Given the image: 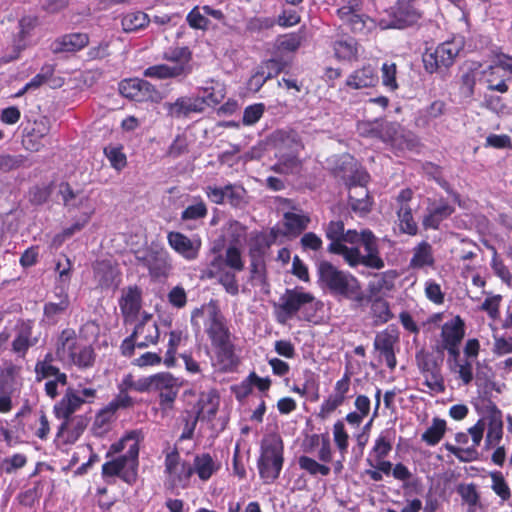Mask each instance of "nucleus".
Listing matches in <instances>:
<instances>
[{
  "label": "nucleus",
  "mask_w": 512,
  "mask_h": 512,
  "mask_svg": "<svg viewBox=\"0 0 512 512\" xmlns=\"http://www.w3.org/2000/svg\"><path fill=\"white\" fill-rule=\"evenodd\" d=\"M319 281L331 293L361 301L363 293L358 280L350 273L339 270L328 261H321L317 267Z\"/></svg>",
  "instance_id": "nucleus-6"
},
{
  "label": "nucleus",
  "mask_w": 512,
  "mask_h": 512,
  "mask_svg": "<svg viewBox=\"0 0 512 512\" xmlns=\"http://www.w3.org/2000/svg\"><path fill=\"white\" fill-rule=\"evenodd\" d=\"M298 465L300 469L306 471L312 476L321 475L328 476L330 474V467L317 462L315 459L302 455L298 458Z\"/></svg>",
  "instance_id": "nucleus-50"
},
{
  "label": "nucleus",
  "mask_w": 512,
  "mask_h": 512,
  "mask_svg": "<svg viewBox=\"0 0 512 512\" xmlns=\"http://www.w3.org/2000/svg\"><path fill=\"white\" fill-rule=\"evenodd\" d=\"M457 492L462 500L469 506V511L477 506L479 502V494L474 484H461L458 486Z\"/></svg>",
  "instance_id": "nucleus-57"
},
{
  "label": "nucleus",
  "mask_w": 512,
  "mask_h": 512,
  "mask_svg": "<svg viewBox=\"0 0 512 512\" xmlns=\"http://www.w3.org/2000/svg\"><path fill=\"white\" fill-rule=\"evenodd\" d=\"M104 154L108 158L111 166L116 170H121L126 165V156L122 149L117 146H107L104 148Z\"/></svg>",
  "instance_id": "nucleus-63"
},
{
  "label": "nucleus",
  "mask_w": 512,
  "mask_h": 512,
  "mask_svg": "<svg viewBox=\"0 0 512 512\" xmlns=\"http://www.w3.org/2000/svg\"><path fill=\"white\" fill-rule=\"evenodd\" d=\"M56 356L65 363L86 369L94 365L96 353L91 345L80 343L72 329H64L56 342Z\"/></svg>",
  "instance_id": "nucleus-8"
},
{
  "label": "nucleus",
  "mask_w": 512,
  "mask_h": 512,
  "mask_svg": "<svg viewBox=\"0 0 512 512\" xmlns=\"http://www.w3.org/2000/svg\"><path fill=\"white\" fill-rule=\"evenodd\" d=\"M89 43V37L85 33L66 34L54 41L52 49L55 53L76 52Z\"/></svg>",
  "instance_id": "nucleus-33"
},
{
  "label": "nucleus",
  "mask_w": 512,
  "mask_h": 512,
  "mask_svg": "<svg viewBox=\"0 0 512 512\" xmlns=\"http://www.w3.org/2000/svg\"><path fill=\"white\" fill-rule=\"evenodd\" d=\"M428 201L429 206L422 219V225L425 229L436 230L439 228L440 223L454 212V208L449 205L447 201L442 199L437 204L431 202L430 199H428Z\"/></svg>",
  "instance_id": "nucleus-24"
},
{
  "label": "nucleus",
  "mask_w": 512,
  "mask_h": 512,
  "mask_svg": "<svg viewBox=\"0 0 512 512\" xmlns=\"http://www.w3.org/2000/svg\"><path fill=\"white\" fill-rule=\"evenodd\" d=\"M147 380L148 376L134 379L132 374H127L123 377L121 382L118 384V390L128 393L129 390H134L139 393L147 392Z\"/></svg>",
  "instance_id": "nucleus-55"
},
{
  "label": "nucleus",
  "mask_w": 512,
  "mask_h": 512,
  "mask_svg": "<svg viewBox=\"0 0 512 512\" xmlns=\"http://www.w3.org/2000/svg\"><path fill=\"white\" fill-rule=\"evenodd\" d=\"M265 105L263 103H256L249 105L245 108L243 113L242 122L246 126H251L257 123L263 116Z\"/></svg>",
  "instance_id": "nucleus-64"
},
{
  "label": "nucleus",
  "mask_w": 512,
  "mask_h": 512,
  "mask_svg": "<svg viewBox=\"0 0 512 512\" xmlns=\"http://www.w3.org/2000/svg\"><path fill=\"white\" fill-rule=\"evenodd\" d=\"M191 466L193 473L202 481H208L220 468L219 463L209 453L196 455Z\"/></svg>",
  "instance_id": "nucleus-35"
},
{
  "label": "nucleus",
  "mask_w": 512,
  "mask_h": 512,
  "mask_svg": "<svg viewBox=\"0 0 512 512\" xmlns=\"http://www.w3.org/2000/svg\"><path fill=\"white\" fill-rule=\"evenodd\" d=\"M314 303L315 298L311 293L299 288L287 289L279 298V303L276 306L278 309L277 320L284 324L298 312L313 309Z\"/></svg>",
  "instance_id": "nucleus-11"
},
{
  "label": "nucleus",
  "mask_w": 512,
  "mask_h": 512,
  "mask_svg": "<svg viewBox=\"0 0 512 512\" xmlns=\"http://www.w3.org/2000/svg\"><path fill=\"white\" fill-rule=\"evenodd\" d=\"M27 159L23 155L0 154V171L9 172L26 166Z\"/></svg>",
  "instance_id": "nucleus-59"
},
{
  "label": "nucleus",
  "mask_w": 512,
  "mask_h": 512,
  "mask_svg": "<svg viewBox=\"0 0 512 512\" xmlns=\"http://www.w3.org/2000/svg\"><path fill=\"white\" fill-rule=\"evenodd\" d=\"M164 108L169 116L173 118H184L191 113H199L205 109V99L197 97L183 96L177 98L174 102H166Z\"/></svg>",
  "instance_id": "nucleus-20"
},
{
  "label": "nucleus",
  "mask_w": 512,
  "mask_h": 512,
  "mask_svg": "<svg viewBox=\"0 0 512 512\" xmlns=\"http://www.w3.org/2000/svg\"><path fill=\"white\" fill-rule=\"evenodd\" d=\"M206 273L209 278H217L219 283L224 287L227 293L231 295L238 294L239 286L234 272L223 268L221 269L220 272H214L213 267L211 265H208Z\"/></svg>",
  "instance_id": "nucleus-40"
},
{
  "label": "nucleus",
  "mask_w": 512,
  "mask_h": 512,
  "mask_svg": "<svg viewBox=\"0 0 512 512\" xmlns=\"http://www.w3.org/2000/svg\"><path fill=\"white\" fill-rule=\"evenodd\" d=\"M252 386H256L259 391L265 392L270 388L271 380L268 377L262 378L259 377L255 372H251L240 386L242 395H248L251 392Z\"/></svg>",
  "instance_id": "nucleus-53"
},
{
  "label": "nucleus",
  "mask_w": 512,
  "mask_h": 512,
  "mask_svg": "<svg viewBox=\"0 0 512 512\" xmlns=\"http://www.w3.org/2000/svg\"><path fill=\"white\" fill-rule=\"evenodd\" d=\"M397 342V336L387 330L377 333L374 340V348L384 358L386 365L393 370L397 361L394 353V345Z\"/></svg>",
  "instance_id": "nucleus-27"
},
{
  "label": "nucleus",
  "mask_w": 512,
  "mask_h": 512,
  "mask_svg": "<svg viewBox=\"0 0 512 512\" xmlns=\"http://www.w3.org/2000/svg\"><path fill=\"white\" fill-rule=\"evenodd\" d=\"M94 213L95 209H90V211L83 212L79 220H77L70 227L65 228L61 235H57L55 237V241L59 239V241L62 242L64 239L71 237L76 232L81 231L87 225Z\"/></svg>",
  "instance_id": "nucleus-56"
},
{
  "label": "nucleus",
  "mask_w": 512,
  "mask_h": 512,
  "mask_svg": "<svg viewBox=\"0 0 512 512\" xmlns=\"http://www.w3.org/2000/svg\"><path fill=\"white\" fill-rule=\"evenodd\" d=\"M479 364L477 361L468 360L463 357L455 364H451L450 370L458 376L464 386L469 385L474 379V364Z\"/></svg>",
  "instance_id": "nucleus-42"
},
{
  "label": "nucleus",
  "mask_w": 512,
  "mask_h": 512,
  "mask_svg": "<svg viewBox=\"0 0 512 512\" xmlns=\"http://www.w3.org/2000/svg\"><path fill=\"white\" fill-rule=\"evenodd\" d=\"M367 179L368 175L361 173L359 174L358 183L353 181L349 185V206L355 213L360 215L367 214L372 205L368 189L365 187Z\"/></svg>",
  "instance_id": "nucleus-19"
},
{
  "label": "nucleus",
  "mask_w": 512,
  "mask_h": 512,
  "mask_svg": "<svg viewBox=\"0 0 512 512\" xmlns=\"http://www.w3.org/2000/svg\"><path fill=\"white\" fill-rule=\"evenodd\" d=\"M276 65L277 63L274 60H270L264 65H261L248 80V90L252 92H258L265 84V82L272 77L271 70L274 69Z\"/></svg>",
  "instance_id": "nucleus-41"
},
{
  "label": "nucleus",
  "mask_w": 512,
  "mask_h": 512,
  "mask_svg": "<svg viewBox=\"0 0 512 512\" xmlns=\"http://www.w3.org/2000/svg\"><path fill=\"white\" fill-rule=\"evenodd\" d=\"M167 240L170 247L186 260H194L198 257L201 241L198 238H189L180 232H169Z\"/></svg>",
  "instance_id": "nucleus-21"
},
{
  "label": "nucleus",
  "mask_w": 512,
  "mask_h": 512,
  "mask_svg": "<svg viewBox=\"0 0 512 512\" xmlns=\"http://www.w3.org/2000/svg\"><path fill=\"white\" fill-rule=\"evenodd\" d=\"M219 403V395L215 390L203 392L200 394L198 400V410L196 414L203 420H211L217 413Z\"/></svg>",
  "instance_id": "nucleus-36"
},
{
  "label": "nucleus",
  "mask_w": 512,
  "mask_h": 512,
  "mask_svg": "<svg viewBox=\"0 0 512 512\" xmlns=\"http://www.w3.org/2000/svg\"><path fill=\"white\" fill-rule=\"evenodd\" d=\"M121 94L137 102H158L161 99L159 91L148 81L143 79H127L120 83Z\"/></svg>",
  "instance_id": "nucleus-17"
},
{
  "label": "nucleus",
  "mask_w": 512,
  "mask_h": 512,
  "mask_svg": "<svg viewBox=\"0 0 512 512\" xmlns=\"http://www.w3.org/2000/svg\"><path fill=\"white\" fill-rule=\"evenodd\" d=\"M159 328L151 315H145L135 326L133 337L138 340L137 347L145 348L151 344H156L159 339Z\"/></svg>",
  "instance_id": "nucleus-23"
},
{
  "label": "nucleus",
  "mask_w": 512,
  "mask_h": 512,
  "mask_svg": "<svg viewBox=\"0 0 512 512\" xmlns=\"http://www.w3.org/2000/svg\"><path fill=\"white\" fill-rule=\"evenodd\" d=\"M492 490L503 500L506 501L511 496V491L501 472H492Z\"/></svg>",
  "instance_id": "nucleus-62"
},
{
  "label": "nucleus",
  "mask_w": 512,
  "mask_h": 512,
  "mask_svg": "<svg viewBox=\"0 0 512 512\" xmlns=\"http://www.w3.org/2000/svg\"><path fill=\"white\" fill-rule=\"evenodd\" d=\"M502 70L504 69L499 63V66H490L488 70L485 71L486 82L489 90L500 93L507 92L508 86L506 85L505 79L500 75Z\"/></svg>",
  "instance_id": "nucleus-47"
},
{
  "label": "nucleus",
  "mask_w": 512,
  "mask_h": 512,
  "mask_svg": "<svg viewBox=\"0 0 512 512\" xmlns=\"http://www.w3.org/2000/svg\"><path fill=\"white\" fill-rule=\"evenodd\" d=\"M165 473L168 488L172 490L184 489L189 485L193 468L188 462L180 460V455L177 451H172L165 457Z\"/></svg>",
  "instance_id": "nucleus-15"
},
{
  "label": "nucleus",
  "mask_w": 512,
  "mask_h": 512,
  "mask_svg": "<svg viewBox=\"0 0 512 512\" xmlns=\"http://www.w3.org/2000/svg\"><path fill=\"white\" fill-rule=\"evenodd\" d=\"M251 269H250V278L254 285L264 286L266 285L265 278V265L261 257L256 255V249L251 248Z\"/></svg>",
  "instance_id": "nucleus-52"
},
{
  "label": "nucleus",
  "mask_w": 512,
  "mask_h": 512,
  "mask_svg": "<svg viewBox=\"0 0 512 512\" xmlns=\"http://www.w3.org/2000/svg\"><path fill=\"white\" fill-rule=\"evenodd\" d=\"M276 21L272 17H251L246 21V31L250 33H260L271 29Z\"/></svg>",
  "instance_id": "nucleus-58"
},
{
  "label": "nucleus",
  "mask_w": 512,
  "mask_h": 512,
  "mask_svg": "<svg viewBox=\"0 0 512 512\" xmlns=\"http://www.w3.org/2000/svg\"><path fill=\"white\" fill-rule=\"evenodd\" d=\"M283 454L284 445L278 434L273 433L263 437L257 468L264 484H272L279 478L284 463Z\"/></svg>",
  "instance_id": "nucleus-7"
},
{
  "label": "nucleus",
  "mask_w": 512,
  "mask_h": 512,
  "mask_svg": "<svg viewBox=\"0 0 512 512\" xmlns=\"http://www.w3.org/2000/svg\"><path fill=\"white\" fill-rule=\"evenodd\" d=\"M345 399L346 398L343 397L342 395L333 392L321 404L318 416L322 419H326L333 411H335L339 406H341L344 403Z\"/></svg>",
  "instance_id": "nucleus-60"
},
{
  "label": "nucleus",
  "mask_w": 512,
  "mask_h": 512,
  "mask_svg": "<svg viewBox=\"0 0 512 512\" xmlns=\"http://www.w3.org/2000/svg\"><path fill=\"white\" fill-rule=\"evenodd\" d=\"M332 48L335 57L339 60L352 61L358 57L359 44L351 36L339 37L333 42Z\"/></svg>",
  "instance_id": "nucleus-34"
},
{
  "label": "nucleus",
  "mask_w": 512,
  "mask_h": 512,
  "mask_svg": "<svg viewBox=\"0 0 512 512\" xmlns=\"http://www.w3.org/2000/svg\"><path fill=\"white\" fill-rule=\"evenodd\" d=\"M325 234L330 240L328 251L343 256L351 267L359 264L377 270L384 267L376 238L370 230H363L361 233L356 230L345 231L342 221H331L325 229Z\"/></svg>",
  "instance_id": "nucleus-1"
},
{
  "label": "nucleus",
  "mask_w": 512,
  "mask_h": 512,
  "mask_svg": "<svg viewBox=\"0 0 512 512\" xmlns=\"http://www.w3.org/2000/svg\"><path fill=\"white\" fill-rule=\"evenodd\" d=\"M284 221L290 233L299 234L307 228L310 218L303 213L287 212L284 214Z\"/></svg>",
  "instance_id": "nucleus-49"
},
{
  "label": "nucleus",
  "mask_w": 512,
  "mask_h": 512,
  "mask_svg": "<svg viewBox=\"0 0 512 512\" xmlns=\"http://www.w3.org/2000/svg\"><path fill=\"white\" fill-rule=\"evenodd\" d=\"M50 132V122L47 118H41L33 123V128L23 139L26 150L38 152L44 147L43 140Z\"/></svg>",
  "instance_id": "nucleus-26"
},
{
  "label": "nucleus",
  "mask_w": 512,
  "mask_h": 512,
  "mask_svg": "<svg viewBox=\"0 0 512 512\" xmlns=\"http://www.w3.org/2000/svg\"><path fill=\"white\" fill-rule=\"evenodd\" d=\"M86 400L80 396V393L73 388H68L62 399L54 406V413L58 419H62V423L58 430V437L64 435V431L69 429L74 423L72 414L78 411Z\"/></svg>",
  "instance_id": "nucleus-16"
},
{
  "label": "nucleus",
  "mask_w": 512,
  "mask_h": 512,
  "mask_svg": "<svg viewBox=\"0 0 512 512\" xmlns=\"http://www.w3.org/2000/svg\"><path fill=\"white\" fill-rule=\"evenodd\" d=\"M397 217L401 232L411 236L418 233V225L413 218L411 207H398Z\"/></svg>",
  "instance_id": "nucleus-46"
},
{
  "label": "nucleus",
  "mask_w": 512,
  "mask_h": 512,
  "mask_svg": "<svg viewBox=\"0 0 512 512\" xmlns=\"http://www.w3.org/2000/svg\"><path fill=\"white\" fill-rule=\"evenodd\" d=\"M201 321L221 367L226 369L234 365L235 353L231 333L224 315L214 302L192 311L191 324L196 332L201 329Z\"/></svg>",
  "instance_id": "nucleus-2"
},
{
  "label": "nucleus",
  "mask_w": 512,
  "mask_h": 512,
  "mask_svg": "<svg viewBox=\"0 0 512 512\" xmlns=\"http://www.w3.org/2000/svg\"><path fill=\"white\" fill-rule=\"evenodd\" d=\"M137 259L154 278L166 277L171 269L168 253L163 249L151 248Z\"/></svg>",
  "instance_id": "nucleus-18"
},
{
  "label": "nucleus",
  "mask_w": 512,
  "mask_h": 512,
  "mask_svg": "<svg viewBox=\"0 0 512 512\" xmlns=\"http://www.w3.org/2000/svg\"><path fill=\"white\" fill-rule=\"evenodd\" d=\"M392 450L391 432L386 430L376 438L374 446L370 452L369 458L384 459Z\"/></svg>",
  "instance_id": "nucleus-45"
},
{
  "label": "nucleus",
  "mask_w": 512,
  "mask_h": 512,
  "mask_svg": "<svg viewBox=\"0 0 512 512\" xmlns=\"http://www.w3.org/2000/svg\"><path fill=\"white\" fill-rule=\"evenodd\" d=\"M465 336V324L460 316L447 321L441 329V346L460 345Z\"/></svg>",
  "instance_id": "nucleus-30"
},
{
  "label": "nucleus",
  "mask_w": 512,
  "mask_h": 512,
  "mask_svg": "<svg viewBox=\"0 0 512 512\" xmlns=\"http://www.w3.org/2000/svg\"><path fill=\"white\" fill-rule=\"evenodd\" d=\"M209 265L213 267L214 272H220L222 268H230L233 271H242L244 268L241 252L235 246H229L225 255H215Z\"/></svg>",
  "instance_id": "nucleus-28"
},
{
  "label": "nucleus",
  "mask_w": 512,
  "mask_h": 512,
  "mask_svg": "<svg viewBox=\"0 0 512 512\" xmlns=\"http://www.w3.org/2000/svg\"><path fill=\"white\" fill-rule=\"evenodd\" d=\"M389 20L382 19V29H403L415 24L421 17V10L416 0H399L388 11Z\"/></svg>",
  "instance_id": "nucleus-13"
},
{
  "label": "nucleus",
  "mask_w": 512,
  "mask_h": 512,
  "mask_svg": "<svg viewBox=\"0 0 512 512\" xmlns=\"http://www.w3.org/2000/svg\"><path fill=\"white\" fill-rule=\"evenodd\" d=\"M333 439H334L335 445L338 448V450L342 456V460H343L345 457V454L348 451L349 435L345 430L343 421H341V420H338L333 425Z\"/></svg>",
  "instance_id": "nucleus-54"
},
{
  "label": "nucleus",
  "mask_w": 512,
  "mask_h": 512,
  "mask_svg": "<svg viewBox=\"0 0 512 512\" xmlns=\"http://www.w3.org/2000/svg\"><path fill=\"white\" fill-rule=\"evenodd\" d=\"M337 16L352 33L368 35L376 28V22L363 12L362 0H342Z\"/></svg>",
  "instance_id": "nucleus-10"
},
{
  "label": "nucleus",
  "mask_w": 512,
  "mask_h": 512,
  "mask_svg": "<svg viewBox=\"0 0 512 512\" xmlns=\"http://www.w3.org/2000/svg\"><path fill=\"white\" fill-rule=\"evenodd\" d=\"M119 306L126 318L136 315L141 306L140 290L137 287H130L124 291Z\"/></svg>",
  "instance_id": "nucleus-37"
},
{
  "label": "nucleus",
  "mask_w": 512,
  "mask_h": 512,
  "mask_svg": "<svg viewBox=\"0 0 512 512\" xmlns=\"http://www.w3.org/2000/svg\"><path fill=\"white\" fill-rule=\"evenodd\" d=\"M181 69H174L170 64H157L144 70V76L148 78L166 80L182 77L179 72Z\"/></svg>",
  "instance_id": "nucleus-44"
},
{
  "label": "nucleus",
  "mask_w": 512,
  "mask_h": 512,
  "mask_svg": "<svg viewBox=\"0 0 512 512\" xmlns=\"http://www.w3.org/2000/svg\"><path fill=\"white\" fill-rule=\"evenodd\" d=\"M278 161L273 165L272 170L280 174H297L300 172L302 163L299 159V153L276 154Z\"/></svg>",
  "instance_id": "nucleus-38"
},
{
  "label": "nucleus",
  "mask_w": 512,
  "mask_h": 512,
  "mask_svg": "<svg viewBox=\"0 0 512 512\" xmlns=\"http://www.w3.org/2000/svg\"><path fill=\"white\" fill-rule=\"evenodd\" d=\"M37 342L36 338H32V327L23 325L18 331L12 342V350L20 357H24L28 349Z\"/></svg>",
  "instance_id": "nucleus-39"
},
{
  "label": "nucleus",
  "mask_w": 512,
  "mask_h": 512,
  "mask_svg": "<svg viewBox=\"0 0 512 512\" xmlns=\"http://www.w3.org/2000/svg\"><path fill=\"white\" fill-rule=\"evenodd\" d=\"M273 144L276 154L299 153L303 148L299 135L295 131L278 130L273 134Z\"/></svg>",
  "instance_id": "nucleus-29"
},
{
  "label": "nucleus",
  "mask_w": 512,
  "mask_h": 512,
  "mask_svg": "<svg viewBox=\"0 0 512 512\" xmlns=\"http://www.w3.org/2000/svg\"><path fill=\"white\" fill-rule=\"evenodd\" d=\"M463 47L461 38H454L440 44L433 52H427L423 56L425 69L429 73L437 71L439 68H447L453 64L454 59Z\"/></svg>",
  "instance_id": "nucleus-14"
},
{
  "label": "nucleus",
  "mask_w": 512,
  "mask_h": 512,
  "mask_svg": "<svg viewBox=\"0 0 512 512\" xmlns=\"http://www.w3.org/2000/svg\"><path fill=\"white\" fill-rule=\"evenodd\" d=\"M183 386V380L169 372H160L148 376L147 392L158 394L160 410L168 413L174 408L175 400Z\"/></svg>",
  "instance_id": "nucleus-9"
},
{
  "label": "nucleus",
  "mask_w": 512,
  "mask_h": 512,
  "mask_svg": "<svg viewBox=\"0 0 512 512\" xmlns=\"http://www.w3.org/2000/svg\"><path fill=\"white\" fill-rule=\"evenodd\" d=\"M378 82L377 70L371 65H365L354 71L346 80L347 86L361 89L375 86Z\"/></svg>",
  "instance_id": "nucleus-32"
},
{
  "label": "nucleus",
  "mask_w": 512,
  "mask_h": 512,
  "mask_svg": "<svg viewBox=\"0 0 512 512\" xmlns=\"http://www.w3.org/2000/svg\"><path fill=\"white\" fill-rule=\"evenodd\" d=\"M357 132L360 136L378 138L390 143L400 150H412L416 148L418 140L411 132H405L396 123L375 121H361L357 124Z\"/></svg>",
  "instance_id": "nucleus-4"
},
{
  "label": "nucleus",
  "mask_w": 512,
  "mask_h": 512,
  "mask_svg": "<svg viewBox=\"0 0 512 512\" xmlns=\"http://www.w3.org/2000/svg\"><path fill=\"white\" fill-rule=\"evenodd\" d=\"M61 263L57 264V270L59 272L60 285L56 288L59 292L55 293L58 301H49L44 305V320L52 325H55L63 314L67 311L70 301L69 296L66 292V288L69 281V271L71 268L70 260L66 259V266L63 268Z\"/></svg>",
  "instance_id": "nucleus-12"
},
{
  "label": "nucleus",
  "mask_w": 512,
  "mask_h": 512,
  "mask_svg": "<svg viewBox=\"0 0 512 512\" xmlns=\"http://www.w3.org/2000/svg\"><path fill=\"white\" fill-rule=\"evenodd\" d=\"M446 430V422L435 418L432 425L422 434V440L430 446H434L442 439Z\"/></svg>",
  "instance_id": "nucleus-51"
},
{
  "label": "nucleus",
  "mask_w": 512,
  "mask_h": 512,
  "mask_svg": "<svg viewBox=\"0 0 512 512\" xmlns=\"http://www.w3.org/2000/svg\"><path fill=\"white\" fill-rule=\"evenodd\" d=\"M435 264L433 248L427 241H422L412 249L409 267L412 269L432 268Z\"/></svg>",
  "instance_id": "nucleus-31"
},
{
  "label": "nucleus",
  "mask_w": 512,
  "mask_h": 512,
  "mask_svg": "<svg viewBox=\"0 0 512 512\" xmlns=\"http://www.w3.org/2000/svg\"><path fill=\"white\" fill-rule=\"evenodd\" d=\"M486 427V447H496L503 437V420L502 412L495 405L489 407L486 415L479 419L474 426L469 428V433L471 435V446L467 448H457L455 445L446 443V450L453 454L461 462H471L476 460L478 457L477 447L480 445L483 439Z\"/></svg>",
  "instance_id": "nucleus-3"
},
{
  "label": "nucleus",
  "mask_w": 512,
  "mask_h": 512,
  "mask_svg": "<svg viewBox=\"0 0 512 512\" xmlns=\"http://www.w3.org/2000/svg\"><path fill=\"white\" fill-rule=\"evenodd\" d=\"M137 431L128 433L121 441L114 445L116 451L125 450L124 455L106 462L102 466L104 476H119L126 482H131L136 477L137 459L139 455Z\"/></svg>",
  "instance_id": "nucleus-5"
},
{
  "label": "nucleus",
  "mask_w": 512,
  "mask_h": 512,
  "mask_svg": "<svg viewBox=\"0 0 512 512\" xmlns=\"http://www.w3.org/2000/svg\"><path fill=\"white\" fill-rule=\"evenodd\" d=\"M162 58L174 69H181L179 74L182 77L192 72V53L188 47H171L164 51Z\"/></svg>",
  "instance_id": "nucleus-25"
},
{
  "label": "nucleus",
  "mask_w": 512,
  "mask_h": 512,
  "mask_svg": "<svg viewBox=\"0 0 512 512\" xmlns=\"http://www.w3.org/2000/svg\"><path fill=\"white\" fill-rule=\"evenodd\" d=\"M37 18L34 16H25L19 21L18 36L14 41V47L19 51L26 47V39L30 32L36 27Z\"/></svg>",
  "instance_id": "nucleus-48"
},
{
  "label": "nucleus",
  "mask_w": 512,
  "mask_h": 512,
  "mask_svg": "<svg viewBox=\"0 0 512 512\" xmlns=\"http://www.w3.org/2000/svg\"><path fill=\"white\" fill-rule=\"evenodd\" d=\"M121 23L125 32H134L146 27L150 18L142 11L129 12L123 16Z\"/></svg>",
  "instance_id": "nucleus-43"
},
{
  "label": "nucleus",
  "mask_w": 512,
  "mask_h": 512,
  "mask_svg": "<svg viewBox=\"0 0 512 512\" xmlns=\"http://www.w3.org/2000/svg\"><path fill=\"white\" fill-rule=\"evenodd\" d=\"M225 97V90L222 84L215 83V85L207 86L204 88V95L201 97L205 99L206 105H216L220 103Z\"/></svg>",
  "instance_id": "nucleus-61"
},
{
  "label": "nucleus",
  "mask_w": 512,
  "mask_h": 512,
  "mask_svg": "<svg viewBox=\"0 0 512 512\" xmlns=\"http://www.w3.org/2000/svg\"><path fill=\"white\" fill-rule=\"evenodd\" d=\"M58 193L68 211L84 210L85 212L95 209L91 204L89 195L83 190H74L69 183H61Z\"/></svg>",
  "instance_id": "nucleus-22"
}]
</instances>
